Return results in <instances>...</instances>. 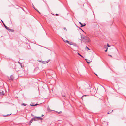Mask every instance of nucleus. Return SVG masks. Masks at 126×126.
<instances>
[{
    "label": "nucleus",
    "instance_id": "obj_1",
    "mask_svg": "<svg viewBox=\"0 0 126 126\" xmlns=\"http://www.w3.org/2000/svg\"><path fill=\"white\" fill-rule=\"evenodd\" d=\"M84 42H85L88 43L90 42V40L89 38L86 36L84 39H83Z\"/></svg>",
    "mask_w": 126,
    "mask_h": 126
},
{
    "label": "nucleus",
    "instance_id": "obj_2",
    "mask_svg": "<svg viewBox=\"0 0 126 126\" xmlns=\"http://www.w3.org/2000/svg\"><path fill=\"white\" fill-rule=\"evenodd\" d=\"M3 25L9 31H11V30L9 28V27L7 26L4 23H3Z\"/></svg>",
    "mask_w": 126,
    "mask_h": 126
},
{
    "label": "nucleus",
    "instance_id": "obj_3",
    "mask_svg": "<svg viewBox=\"0 0 126 126\" xmlns=\"http://www.w3.org/2000/svg\"><path fill=\"white\" fill-rule=\"evenodd\" d=\"M41 117L35 116V118H36V119H37V120H42L43 119L41 118Z\"/></svg>",
    "mask_w": 126,
    "mask_h": 126
},
{
    "label": "nucleus",
    "instance_id": "obj_4",
    "mask_svg": "<svg viewBox=\"0 0 126 126\" xmlns=\"http://www.w3.org/2000/svg\"><path fill=\"white\" fill-rule=\"evenodd\" d=\"M49 60H47V61H44L42 62V63H47L49 62Z\"/></svg>",
    "mask_w": 126,
    "mask_h": 126
},
{
    "label": "nucleus",
    "instance_id": "obj_5",
    "mask_svg": "<svg viewBox=\"0 0 126 126\" xmlns=\"http://www.w3.org/2000/svg\"><path fill=\"white\" fill-rule=\"evenodd\" d=\"M33 118H32L31 119L30 121L29 122V125H30L31 123H32L33 121Z\"/></svg>",
    "mask_w": 126,
    "mask_h": 126
},
{
    "label": "nucleus",
    "instance_id": "obj_6",
    "mask_svg": "<svg viewBox=\"0 0 126 126\" xmlns=\"http://www.w3.org/2000/svg\"><path fill=\"white\" fill-rule=\"evenodd\" d=\"M81 34V39H84L85 38V37H86V36L83 35H82L81 34Z\"/></svg>",
    "mask_w": 126,
    "mask_h": 126
},
{
    "label": "nucleus",
    "instance_id": "obj_7",
    "mask_svg": "<svg viewBox=\"0 0 126 126\" xmlns=\"http://www.w3.org/2000/svg\"><path fill=\"white\" fill-rule=\"evenodd\" d=\"M14 78V77H13V76L12 75H11L10 76V80H11L12 81Z\"/></svg>",
    "mask_w": 126,
    "mask_h": 126
},
{
    "label": "nucleus",
    "instance_id": "obj_8",
    "mask_svg": "<svg viewBox=\"0 0 126 126\" xmlns=\"http://www.w3.org/2000/svg\"><path fill=\"white\" fill-rule=\"evenodd\" d=\"M0 94H4V92L2 90L0 91Z\"/></svg>",
    "mask_w": 126,
    "mask_h": 126
},
{
    "label": "nucleus",
    "instance_id": "obj_9",
    "mask_svg": "<svg viewBox=\"0 0 126 126\" xmlns=\"http://www.w3.org/2000/svg\"><path fill=\"white\" fill-rule=\"evenodd\" d=\"M85 60L88 63H90V61L89 60L87 59H86Z\"/></svg>",
    "mask_w": 126,
    "mask_h": 126
},
{
    "label": "nucleus",
    "instance_id": "obj_10",
    "mask_svg": "<svg viewBox=\"0 0 126 126\" xmlns=\"http://www.w3.org/2000/svg\"><path fill=\"white\" fill-rule=\"evenodd\" d=\"M47 110L48 111L51 112L52 111V110L50 109V108L49 107L47 108Z\"/></svg>",
    "mask_w": 126,
    "mask_h": 126
},
{
    "label": "nucleus",
    "instance_id": "obj_11",
    "mask_svg": "<svg viewBox=\"0 0 126 126\" xmlns=\"http://www.w3.org/2000/svg\"><path fill=\"white\" fill-rule=\"evenodd\" d=\"M37 105L38 104H36L35 105H33V104H30V105L32 106H35Z\"/></svg>",
    "mask_w": 126,
    "mask_h": 126
},
{
    "label": "nucleus",
    "instance_id": "obj_12",
    "mask_svg": "<svg viewBox=\"0 0 126 126\" xmlns=\"http://www.w3.org/2000/svg\"><path fill=\"white\" fill-rule=\"evenodd\" d=\"M33 118V121H36L37 120H38L37 119H36V118H35V116L34 118Z\"/></svg>",
    "mask_w": 126,
    "mask_h": 126
},
{
    "label": "nucleus",
    "instance_id": "obj_13",
    "mask_svg": "<svg viewBox=\"0 0 126 126\" xmlns=\"http://www.w3.org/2000/svg\"><path fill=\"white\" fill-rule=\"evenodd\" d=\"M62 96L63 97H66V96L65 94H63L62 93Z\"/></svg>",
    "mask_w": 126,
    "mask_h": 126
},
{
    "label": "nucleus",
    "instance_id": "obj_14",
    "mask_svg": "<svg viewBox=\"0 0 126 126\" xmlns=\"http://www.w3.org/2000/svg\"><path fill=\"white\" fill-rule=\"evenodd\" d=\"M88 96V95H84L81 98V99H83V97L84 96Z\"/></svg>",
    "mask_w": 126,
    "mask_h": 126
},
{
    "label": "nucleus",
    "instance_id": "obj_15",
    "mask_svg": "<svg viewBox=\"0 0 126 126\" xmlns=\"http://www.w3.org/2000/svg\"><path fill=\"white\" fill-rule=\"evenodd\" d=\"M21 105L22 106H25L27 105V104H26L24 103H22L21 104Z\"/></svg>",
    "mask_w": 126,
    "mask_h": 126
},
{
    "label": "nucleus",
    "instance_id": "obj_16",
    "mask_svg": "<svg viewBox=\"0 0 126 126\" xmlns=\"http://www.w3.org/2000/svg\"><path fill=\"white\" fill-rule=\"evenodd\" d=\"M86 24H85V23H84L83 24V25H82V26H81L80 27H82L85 26L86 25Z\"/></svg>",
    "mask_w": 126,
    "mask_h": 126
},
{
    "label": "nucleus",
    "instance_id": "obj_17",
    "mask_svg": "<svg viewBox=\"0 0 126 126\" xmlns=\"http://www.w3.org/2000/svg\"><path fill=\"white\" fill-rule=\"evenodd\" d=\"M66 42L68 44H69V41H68L67 40H66Z\"/></svg>",
    "mask_w": 126,
    "mask_h": 126
},
{
    "label": "nucleus",
    "instance_id": "obj_18",
    "mask_svg": "<svg viewBox=\"0 0 126 126\" xmlns=\"http://www.w3.org/2000/svg\"><path fill=\"white\" fill-rule=\"evenodd\" d=\"M78 53V55L80 56L81 57H83V56H82V55H81L80 53Z\"/></svg>",
    "mask_w": 126,
    "mask_h": 126
},
{
    "label": "nucleus",
    "instance_id": "obj_19",
    "mask_svg": "<svg viewBox=\"0 0 126 126\" xmlns=\"http://www.w3.org/2000/svg\"><path fill=\"white\" fill-rule=\"evenodd\" d=\"M11 115V114H7V115H6L4 116V117L7 116H9V115Z\"/></svg>",
    "mask_w": 126,
    "mask_h": 126
},
{
    "label": "nucleus",
    "instance_id": "obj_20",
    "mask_svg": "<svg viewBox=\"0 0 126 126\" xmlns=\"http://www.w3.org/2000/svg\"><path fill=\"white\" fill-rule=\"evenodd\" d=\"M79 23L81 25V26H82V25H83L81 22H79Z\"/></svg>",
    "mask_w": 126,
    "mask_h": 126
},
{
    "label": "nucleus",
    "instance_id": "obj_21",
    "mask_svg": "<svg viewBox=\"0 0 126 126\" xmlns=\"http://www.w3.org/2000/svg\"><path fill=\"white\" fill-rule=\"evenodd\" d=\"M20 65V66H21V67L22 68H23V67H24V66L22 65V64H21V65Z\"/></svg>",
    "mask_w": 126,
    "mask_h": 126
},
{
    "label": "nucleus",
    "instance_id": "obj_22",
    "mask_svg": "<svg viewBox=\"0 0 126 126\" xmlns=\"http://www.w3.org/2000/svg\"><path fill=\"white\" fill-rule=\"evenodd\" d=\"M56 112L58 113L59 114H60V113H62V112L61 111H60V112H58L56 111Z\"/></svg>",
    "mask_w": 126,
    "mask_h": 126
},
{
    "label": "nucleus",
    "instance_id": "obj_23",
    "mask_svg": "<svg viewBox=\"0 0 126 126\" xmlns=\"http://www.w3.org/2000/svg\"><path fill=\"white\" fill-rule=\"evenodd\" d=\"M86 48H87V49H88V50H90V49L88 48V47H87V46H86Z\"/></svg>",
    "mask_w": 126,
    "mask_h": 126
},
{
    "label": "nucleus",
    "instance_id": "obj_24",
    "mask_svg": "<svg viewBox=\"0 0 126 126\" xmlns=\"http://www.w3.org/2000/svg\"><path fill=\"white\" fill-rule=\"evenodd\" d=\"M69 44L70 45H72V42L69 43Z\"/></svg>",
    "mask_w": 126,
    "mask_h": 126
},
{
    "label": "nucleus",
    "instance_id": "obj_25",
    "mask_svg": "<svg viewBox=\"0 0 126 126\" xmlns=\"http://www.w3.org/2000/svg\"><path fill=\"white\" fill-rule=\"evenodd\" d=\"M34 9L35 10H36V11H37V12L38 11L37 9H36L35 8H34Z\"/></svg>",
    "mask_w": 126,
    "mask_h": 126
},
{
    "label": "nucleus",
    "instance_id": "obj_26",
    "mask_svg": "<svg viewBox=\"0 0 126 126\" xmlns=\"http://www.w3.org/2000/svg\"><path fill=\"white\" fill-rule=\"evenodd\" d=\"M107 46L108 47H110V46H109V44H107Z\"/></svg>",
    "mask_w": 126,
    "mask_h": 126
},
{
    "label": "nucleus",
    "instance_id": "obj_27",
    "mask_svg": "<svg viewBox=\"0 0 126 126\" xmlns=\"http://www.w3.org/2000/svg\"><path fill=\"white\" fill-rule=\"evenodd\" d=\"M18 63L20 64V65L22 64V63H20V62H18Z\"/></svg>",
    "mask_w": 126,
    "mask_h": 126
},
{
    "label": "nucleus",
    "instance_id": "obj_28",
    "mask_svg": "<svg viewBox=\"0 0 126 126\" xmlns=\"http://www.w3.org/2000/svg\"><path fill=\"white\" fill-rule=\"evenodd\" d=\"M107 49H108V48H107V49H106V50H105V52H106L107 51Z\"/></svg>",
    "mask_w": 126,
    "mask_h": 126
},
{
    "label": "nucleus",
    "instance_id": "obj_29",
    "mask_svg": "<svg viewBox=\"0 0 126 126\" xmlns=\"http://www.w3.org/2000/svg\"><path fill=\"white\" fill-rule=\"evenodd\" d=\"M74 46H76L77 45L76 44H74Z\"/></svg>",
    "mask_w": 126,
    "mask_h": 126
},
{
    "label": "nucleus",
    "instance_id": "obj_30",
    "mask_svg": "<svg viewBox=\"0 0 126 126\" xmlns=\"http://www.w3.org/2000/svg\"><path fill=\"white\" fill-rule=\"evenodd\" d=\"M55 15L56 16H58L59 15V14H56Z\"/></svg>",
    "mask_w": 126,
    "mask_h": 126
},
{
    "label": "nucleus",
    "instance_id": "obj_31",
    "mask_svg": "<svg viewBox=\"0 0 126 126\" xmlns=\"http://www.w3.org/2000/svg\"><path fill=\"white\" fill-rule=\"evenodd\" d=\"M79 28L80 29H81L82 30V31H83V32H84V31H83V30H82V29L81 28Z\"/></svg>",
    "mask_w": 126,
    "mask_h": 126
},
{
    "label": "nucleus",
    "instance_id": "obj_32",
    "mask_svg": "<svg viewBox=\"0 0 126 126\" xmlns=\"http://www.w3.org/2000/svg\"><path fill=\"white\" fill-rule=\"evenodd\" d=\"M108 55L110 56V57H112V56L111 55Z\"/></svg>",
    "mask_w": 126,
    "mask_h": 126
},
{
    "label": "nucleus",
    "instance_id": "obj_33",
    "mask_svg": "<svg viewBox=\"0 0 126 126\" xmlns=\"http://www.w3.org/2000/svg\"><path fill=\"white\" fill-rule=\"evenodd\" d=\"M33 7L34 9V8H35V7H34V6L33 5Z\"/></svg>",
    "mask_w": 126,
    "mask_h": 126
},
{
    "label": "nucleus",
    "instance_id": "obj_34",
    "mask_svg": "<svg viewBox=\"0 0 126 126\" xmlns=\"http://www.w3.org/2000/svg\"><path fill=\"white\" fill-rule=\"evenodd\" d=\"M43 116H44V115L43 114H42V117H43Z\"/></svg>",
    "mask_w": 126,
    "mask_h": 126
},
{
    "label": "nucleus",
    "instance_id": "obj_35",
    "mask_svg": "<svg viewBox=\"0 0 126 126\" xmlns=\"http://www.w3.org/2000/svg\"><path fill=\"white\" fill-rule=\"evenodd\" d=\"M64 29H66V28L65 27H64Z\"/></svg>",
    "mask_w": 126,
    "mask_h": 126
},
{
    "label": "nucleus",
    "instance_id": "obj_36",
    "mask_svg": "<svg viewBox=\"0 0 126 126\" xmlns=\"http://www.w3.org/2000/svg\"><path fill=\"white\" fill-rule=\"evenodd\" d=\"M109 113H109V112H108L107 113V114H109Z\"/></svg>",
    "mask_w": 126,
    "mask_h": 126
},
{
    "label": "nucleus",
    "instance_id": "obj_37",
    "mask_svg": "<svg viewBox=\"0 0 126 126\" xmlns=\"http://www.w3.org/2000/svg\"><path fill=\"white\" fill-rule=\"evenodd\" d=\"M39 13H40V12H39V11H38Z\"/></svg>",
    "mask_w": 126,
    "mask_h": 126
},
{
    "label": "nucleus",
    "instance_id": "obj_38",
    "mask_svg": "<svg viewBox=\"0 0 126 126\" xmlns=\"http://www.w3.org/2000/svg\"><path fill=\"white\" fill-rule=\"evenodd\" d=\"M39 13H40V12H39V11H38Z\"/></svg>",
    "mask_w": 126,
    "mask_h": 126
},
{
    "label": "nucleus",
    "instance_id": "obj_39",
    "mask_svg": "<svg viewBox=\"0 0 126 126\" xmlns=\"http://www.w3.org/2000/svg\"><path fill=\"white\" fill-rule=\"evenodd\" d=\"M112 111H113V110H112ZM112 111H111V112H110V113L111 112H112Z\"/></svg>",
    "mask_w": 126,
    "mask_h": 126
},
{
    "label": "nucleus",
    "instance_id": "obj_40",
    "mask_svg": "<svg viewBox=\"0 0 126 126\" xmlns=\"http://www.w3.org/2000/svg\"><path fill=\"white\" fill-rule=\"evenodd\" d=\"M32 116H34L33 115H32Z\"/></svg>",
    "mask_w": 126,
    "mask_h": 126
},
{
    "label": "nucleus",
    "instance_id": "obj_41",
    "mask_svg": "<svg viewBox=\"0 0 126 126\" xmlns=\"http://www.w3.org/2000/svg\"><path fill=\"white\" fill-rule=\"evenodd\" d=\"M95 75H96L97 76V74H95Z\"/></svg>",
    "mask_w": 126,
    "mask_h": 126
}]
</instances>
